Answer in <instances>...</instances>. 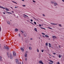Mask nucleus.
<instances>
[{"mask_svg": "<svg viewBox=\"0 0 64 64\" xmlns=\"http://www.w3.org/2000/svg\"><path fill=\"white\" fill-rule=\"evenodd\" d=\"M1 27H0V32L1 31Z\"/></svg>", "mask_w": 64, "mask_h": 64, "instance_id": "5fc2aeb1", "label": "nucleus"}, {"mask_svg": "<svg viewBox=\"0 0 64 64\" xmlns=\"http://www.w3.org/2000/svg\"><path fill=\"white\" fill-rule=\"evenodd\" d=\"M34 23L35 24H36V22H34Z\"/></svg>", "mask_w": 64, "mask_h": 64, "instance_id": "a18cd8bd", "label": "nucleus"}, {"mask_svg": "<svg viewBox=\"0 0 64 64\" xmlns=\"http://www.w3.org/2000/svg\"><path fill=\"white\" fill-rule=\"evenodd\" d=\"M48 45H49V46L50 47H51V46H51V44H50V43H48Z\"/></svg>", "mask_w": 64, "mask_h": 64, "instance_id": "f3484780", "label": "nucleus"}, {"mask_svg": "<svg viewBox=\"0 0 64 64\" xmlns=\"http://www.w3.org/2000/svg\"><path fill=\"white\" fill-rule=\"evenodd\" d=\"M58 46L60 48V46Z\"/></svg>", "mask_w": 64, "mask_h": 64, "instance_id": "774afa93", "label": "nucleus"}, {"mask_svg": "<svg viewBox=\"0 0 64 64\" xmlns=\"http://www.w3.org/2000/svg\"><path fill=\"white\" fill-rule=\"evenodd\" d=\"M43 29H44V30H46V29L44 28Z\"/></svg>", "mask_w": 64, "mask_h": 64, "instance_id": "338daca9", "label": "nucleus"}, {"mask_svg": "<svg viewBox=\"0 0 64 64\" xmlns=\"http://www.w3.org/2000/svg\"><path fill=\"white\" fill-rule=\"evenodd\" d=\"M53 54H54V55H55V54H56V53H54Z\"/></svg>", "mask_w": 64, "mask_h": 64, "instance_id": "864d4df0", "label": "nucleus"}, {"mask_svg": "<svg viewBox=\"0 0 64 64\" xmlns=\"http://www.w3.org/2000/svg\"><path fill=\"white\" fill-rule=\"evenodd\" d=\"M29 49H30V50H32V48H31V47H29Z\"/></svg>", "mask_w": 64, "mask_h": 64, "instance_id": "6ab92c4d", "label": "nucleus"}, {"mask_svg": "<svg viewBox=\"0 0 64 64\" xmlns=\"http://www.w3.org/2000/svg\"><path fill=\"white\" fill-rule=\"evenodd\" d=\"M39 26H40V27L41 26V25L40 24H39Z\"/></svg>", "mask_w": 64, "mask_h": 64, "instance_id": "3c124183", "label": "nucleus"}, {"mask_svg": "<svg viewBox=\"0 0 64 64\" xmlns=\"http://www.w3.org/2000/svg\"><path fill=\"white\" fill-rule=\"evenodd\" d=\"M50 24H52V25H57V24H55L54 23H50Z\"/></svg>", "mask_w": 64, "mask_h": 64, "instance_id": "1a4fd4ad", "label": "nucleus"}, {"mask_svg": "<svg viewBox=\"0 0 64 64\" xmlns=\"http://www.w3.org/2000/svg\"><path fill=\"white\" fill-rule=\"evenodd\" d=\"M10 59H12V58H13V56L11 54H10Z\"/></svg>", "mask_w": 64, "mask_h": 64, "instance_id": "f257e3e1", "label": "nucleus"}, {"mask_svg": "<svg viewBox=\"0 0 64 64\" xmlns=\"http://www.w3.org/2000/svg\"><path fill=\"white\" fill-rule=\"evenodd\" d=\"M14 31L15 32H17V31H18V30L17 28H16L15 29Z\"/></svg>", "mask_w": 64, "mask_h": 64, "instance_id": "0eeeda50", "label": "nucleus"}, {"mask_svg": "<svg viewBox=\"0 0 64 64\" xmlns=\"http://www.w3.org/2000/svg\"><path fill=\"white\" fill-rule=\"evenodd\" d=\"M3 14H5V13L4 12H3Z\"/></svg>", "mask_w": 64, "mask_h": 64, "instance_id": "6e6d98bb", "label": "nucleus"}, {"mask_svg": "<svg viewBox=\"0 0 64 64\" xmlns=\"http://www.w3.org/2000/svg\"><path fill=\"white\" fill-rule=\"evenodd\" d=\"M12 2H13V3H15L16 4H17V2H14V1H12Z\"/></svg>", "mask_w": 64, "mask_h": 64, "instance_id": "4468645a", "label": "nucleus"}, {"mask_svg": "<svg viewBox=\"0 0 64 64\" xmlns=\"http://www.w3.org/2000/svg\"><path fill=\"white\" fill-rule=\"evenodd\" d=\"M27 53H28V52L27 51H26L25 54H27Z\"/></svg>", "mask_w": 64, "mask_h": 64, "instance_id": "a878e982", "label": "nucleus"}, {"mask_svg": "<svg viewBox=\"0 0 64 64\" xmlns=\"http://www.w3.org/2000/svg\"><path fill=\"white\" fill-rule=\"evenodd\" d=\"M30 22V23H31V24H32V25H34V24H33V23L32 22Z\"/></svg>", "mask_w": 64, "mask_h": 64, "instance_id": "2f4dec72", "label": "nucleus"}, {"mask_svg": "<svg viewBox=\"0 0 64 64\" xmlns=\"http://www.w3.org/2000/svg\"><path fill=\"white\" fill-rule=\"evenodd\" d=\"M18 35L19 37H20V34H18Z\"/></svg>", "mask_w": 64, "mask_h": 64, "instance_id": "58836bf2", "label": "nucleus"}, {"mask_svg": "<svg viewBox=\"0 0 64 64\" xmlns=\"http://www.w3.org/2000/svg\"><path fill=\"white\" fill-rule=\"evenodd\" d=\"M54 6H57V5H58V4H57V3H56V2H54Z\"/></svg>", "mask_w": 64, "mask_h": 64, "instance_id": "6e6552de", "label": "nucleus"}, {"mask_svg": "<svg viewBox=\"0 0 64 64\" xmlns=\"http://www.w3.org/2000/svg\"><path fill=\"white\" fill-rule=\"evenodd\" d=\"M42 15L43 16H45V15H44V14H42Z\"/></svg>", "mask_w": 64, "mask_h": 64, "instance_id": "49530a36", "label": "nucleus"}, {"mask_svg": "<svg viewBox=\"0 0 64 64\" xmlns=\"http://www.w3.org/2000/svg\"><path fill=\"white\" fill-rule=\"evenodd\" d=\"M33 2H34V3H36V2H35V1L34 0H33Z\"/></svg>", "mask_w": 64, "mask_h": 64, "instance_id": "c9c22d12", "label": "nucleus"}, {"mask_svg": "<svg viewBox=\"0 0 64 64\" xmlns=\"http://www.w3.org/2000/svg\"><path fill=\"white\" fill-rule=\"evenodd\" d=\"M57 64H60V63H59V62H58L57 63Z\"/></svg>", "mask_w": 64, "mask_h": 64, "instance_id": "f704fd0d", "label": "nucleus"}, {"mask_svg": "<svg viewBox=\"0 0 64 64\" xmlns=\"http://www.w3.org/2000/svg\"><path fill=\"white\" fill-rule=\"evenodd\" d=\"M22 6H23V7H25L26 6L24 5H22Z\"/></svg>", "mask_w": 64, "mask_h": 64, "instance_id": "473e14b6", "label": "nucleus"}, {"mask_svg": "<svg viewBox=\"0 0 64 64\" xmlns=\"http://www.w3.org/2000/svg\"><path fill=\"white\" fill-rule=\"evenodd\" d=\"M21 38H22V41H23L24 40L23 38L22 37H21Z\"/></svg>", "mask_w": 64, "mask_h": 64, "instance_id": "cd10ccee", "label": "nucleus"}, {"mask_svg": "<svg viewBox=\"0 0 64 64\" xmlns=\"http://www.w3.org/2000/svg\"><path fill=\"white\" fill-rule=\"evenodd\" d=\"M59 26H60V27H62V26H61V24H59Z\"/></svg>", "mask_w": 64, "mask_h": 64, "instance_id": "bb28decb", "label": "nucleus"}, {"mask_svg": "<svg viewBox=\"0 0 64 64\" xmlns=\"http://www.w3.org/2000/svg\"><path fill=\"white\" fill-rule=\"evenodd\" d=\"M7 55L8 56V57L9 58V52H7Z\"/></svg>", "mask_w": 64, "mask_h": 64, "instance_id": "b1692460", "label": "nucleus"}, {"mask_svg": "<svg viewBox=\"0 0 64 64\" xmlns=\"http://www.w3.org/2000/svg\"><path fill=\"white\" fill-rule=\"evenodd\" d=\"M6 12V13H8V14H12L11 12Z\"/></svg>", "mask_w": 64, "mask_h": 64, "instance_id": "2eb2a0df", "label": "nucleus"}, {"mask_svg": "<svg viewBox=\"0 0 64 64\" xmlns=\"http://www.w3.org/2000/svg\"><path fill=\"white\" fill-rule=\"evenodd\" d=\"M2 7H2V6H0V8H2Z\"/></svg>", "mask_w": 64, "mask_h": 64, "instance_id": "8fccbe9b", "label": "nucleus"}, {"mask_svg": "<svg viewBox=\"0 0 64 64\" xmlns=\"http://www.w3.org/2000/svg\"><path fill=\"white\" fill-rule=\"evenodd\" d=\"M30 40H32V38H30Z\"/></svg>", "mask_w": 64, "mask_h": 64, "instance_id": "69168bd1", "label": "nucleus"}, {"mask_svg": "<svg viewBox=\"0 0 64 64\" xmlns=\"http://www.w3.org/2000/svg\"><path fill=\"white\" fill-rule=\"evenodd\" d=\"M46 46H48V43H46Z\"/></svg>", "mask_w": 64, "mask_h": 64, "instance_id": "c85d7f7f", "label": "nucleus"}, {"mask_svg": "<svg viewBox=\"0 0 64 64\" xmlns=\"http://www.w3.org/2000/svg\"><path fill=\"white\" fill-rule=\"evenodd\" d=\"M20 32H22V34L23 33H24V32L23 31H22V30H21V31H20Z\"/></svg>", "mask_w": 64, "mask_h": 64, "instance_id": "72a5a7b5", "label": "nucleus"}, {"mask_svg": "<svg viewBox=\"0 0 64 64\" xmlns=\"http://www.w3.org/2000/svg\"><path fill=\"white\" fill-rule=\"evenodd\" d=\"M7 23L8 24V25H10V22H7Z\"/></svg>", "mask_w": 64, "mask_h": 64, "instance_id": "aec40b11", "label": "nucleus"}, {"mask_svg": "<svg viewBox=\"0 0 64 64\" xmlns=\"http://www.w3.org/2000/svg\"><path fill=\"white\" fill-rule=\"evenodd\" d=\"M45 37H47V38H48V37H49V36H48L47 35H45Z\"/></svg>", "mask_w": 64, "mask_h": 64, "instance_id": "393cba45", "label": "nucleus"}, {"mask_svg": "<svg viewBox=\"0 0 64 64\" xmlns=\"http://www.w3.org/2000/svg\"><path fill=\"white\" fill-rule=\"evenodd\" d=\"M7 47H6V46H4V49H6V48Z\"/></svg>", "mask_w": 64, "mask_h": 64, "instance_id": "4be33fe9", "label": "nucleus"}, {"mask_svg": "<svg viewBox=\"0 0 64 64\" xmlns=\"http://www.w3.org/2000/svg\"><path fill=\"white\" fill-rule=\"evenodd\" d=\"M18 64H21V62H20L19 63H18Z\"/></svg>", "mask_w": 64, "mask_h": 64, "instance_id": "c03bdc74", "label": "nucleus"}, {"mask_svg": "<svg viewBox=\"0 0 64 64\" xmlns=\"http://www.w3.org/2000/svg\"><path fill=\"white\" fill-rule=\"evenodd\" d=\"M48 28H49V29H52V28L49 27H48Z\"/></svg>", "mask_w": 64, "mask_h": 64, "instance_id": "e433bc0d", "label": "nucleus"}, {"mask_svg": "<svg viewBox=\"0 0 64 64\" xmlns=\"http://www.w3.org/2000/svg\"><path fill=\"white\" fill-rule=\"evenodd\" d=\"M22 1H24V0H22Z\"/></svg>", "mask_w": 64, "mask_h": 64, "instance_id": "0e129e2a", "label": "nucleus"}, {"mask_svg": "<svg viewBox=\"0 0 64 64\" xmlns=\"http://www.w3.org/2000/svg\"><path fill=\"white\" fill-rule=\"evenodd\" d=\"M27 54H24V56L25 57H26V58L28 57L27 56Z\"/></svg>", "mask_w": 64, "mask_h": 64, "instance_id": "20e7f679", "label": "nucleus"}, {"mask_svg": "<svg viewBox=\"0 0 64 64\" xmlns=\"http://www.w3.org/2000/svg\"><path fill=\"white\" fill-rule=\"evenodd\" d=\"M24 37H26L27 36V34L26 33H25V34H24Z\"/></svg>", "mask_w": 64, "mask_h": 64, "instance_id": "ddd939ff", "label": "nucleus"}, {"mask_svg": "<svg viewBox=\"0 0 64 64\" xmlns=\"http://www.w3.org/2000/svg\"><path fill=\"white\" fill-rule=\"evenodd\" d=\"M49 61H50V62L52 63H54V62H53V61H52V60H50Z\"/></svg>", "mask_w": 64, "mask_h": 64, "instance_id": "5701e85b", "label": "nucleus"}, {"mask_svg": "<svg viewBox=\"0 0 64 64\" xmlns=\"http://www.w3.org/2000/svg\"><path fill=\"white\" fill-rule=\"evenodd\" d=\"M42 52H44V50H42Z\"/></svg>", "mask_w": 64, "mask_h": 64, "instance_id": "79ce46f5", "label": "nucleus"}, {"mask_svg": "<svg viewBox=\"0 0 64 64\" xmlns=\"http://www.w3.org/2000/svg\"><path fill=\"white\" fill-rule=\"evenodd\" d=\"M37 51L38 52H39V50H38V49H37Z\"/></svg>", "mask_w": 64, "mask_h": 64, "instance_id": "c756f323", "label": "nucleus"}, {"mask_svg": "<svg viewBox=\"0 0 64 64\" xmlns=\"http://www.w3.org/2000/svg\"><path fill=\"white\" fill-rule=\"evenodd\" d=\"M16 64H18V63H19V62H18V60H16Z\"/></svg>", "mask_w": 64, "mask_h": 64, "instance_id": "423d86ee", "label": "nucleus"}, {"mask_svg": "<svg viewBox=\"0 0 64 64\" xmlns=\"http://www.w3.org/2000/svg\"><path fill=\"white\" fill-rule=\"evenodd\" d=\"M41 28V29H44V28Z\"/></svg>", "mask_w": 64, "mask_h": 64, "instance_id": "4d7b16f0", "label": "nucleus"}, {"mask_svg": "<svg viewBox=\"0 0 64 64\" xmlns=\"http://www.w3.org/2000/svg\"><path fill=\"white\" fill-rule=\"evenodd\" d=\"M42 37H45V36H42Z\"/></svg>", "mask_w": 64, "mask_h": 64, "instance_id": "680f3d73", "label": "nucleus"}, {"mask_svg": "<svg viewBox=\"0 0 64 64\" xmlns=\"http://www.w3.org/2000/svg\"><path fill=\"white\" fill-rule=\"evenodd\" d=\"M55 2H51V3L52 4H54V3H55Z\"/></svg>", "mask_w": 64, "mask_h": 64, "instance_id": "9b49d317", "label": "nucleus"}, {"mask_svg": "<svg viewBox=\"0 0 64 64\" xmlns=\"http://www.w3.org/2000/svg\"><path fill=\"white\" fill-rule=\"evenodd\" d=\"M34 30L35 31L37 32V29L36 28H34Z\"/></svg>", "mask_w": 64, "mask_h": 64, "instance_id": "a211bd4d", "label": "nucleus"}, {"mask_svg": "<svg viewBox=\"0 0 64 64\" xmlns=\"http://www.w3.org/2000/svg\"><path fill=\"white\" fill-rule=\"evenodd\" d=\"M2 9H6V8H4V7H2Z\"/></svg>", "mask_w": 64, "mask_h": 64, "instance_id": "37998d69", "label": "nucleus"}, {"mask_svg": "<svg viewBox=\"0 0 64 64\" xmlns=\"http://www.w3.org/2000/svg\"><path fill=\"white\" fill-rule=\"evenodd\" d=\"M18 8V7H16V6H15V8Z\"/></svg>", "mask_w": 64, "mask_h": 64, "instance_id": "603ef678", "label": "nucleus"}, {"mask_svg": "<svg viewBox=\"0 0 64 64\" xmlns=\"http://www.w3.org/2000/svg\"><path fill=\"white\" fill-rule=\"evenodd\" d=\"M35 20H38L37 19H36H36Z\"/></svg>", "mask_w": 64, "mask_h": 64, "instance_id": "e2e57ef3", "label": "nucleus"}, {"mask_svg": "<svg viewBox=\"0 0 64 64\" xmlns=\"http://www.w3.org/2000/svg\"><path fill=\"white\" fill-rule=\"evenodd\" d=\"M25 60H26V61H27V58H25Z\"/></svg>", "mask_w": 64, "mask_h": 64, "instance_id": "7c9ffc66", "label": "nucleus"}, {"mask_svg": "<svg viewBox=\"0 0 64 64\" xmlns=\"http://www.w3.org/2000/svg\"><path fill=\"white\" fill-rule=\"evenodd\" d=\"M0 61H2V58L1 56H0Z\"/></svg>", "mask_w": 64, "mask_h": 64, "instance_id": "39448f33", "label": "nucleus"}, {"mask_svg": "<svg viewBox=\"0 0 64 64\" xmlns=\"http://www.w3.org/2000/svg\"><path fill=\"white\" fill-rule=\"evenodd\" d=\"M62 1H63V2H64V0H62Z\"/></svg>", "mask_w": 64, "mask_h": 64, "instance_id": "052dcab7", "label": "nucleus"}, {"mask_svg": "<svg viewBox=\"0 0 64 64\" xmlns=\"http://www.w3.org/2000/svg\"><path fill=\"white\" fill-rule=\"evenodd\" d=\"M10 8H11L12 9H13V8H12V7H10Z\"/></svg>", "mask_w": 64, "mask_h": 64, "instance_id": "bf43d9fd", "label": "nucleus"}, {"mask_svg": "<svg viewBox=\"0 0 64 64\" xmlns=\"http://www.w3.org/2000/svg\"><path fill=\"white\" fill-rule=\"evenodd\" d=\"M61 56L60 55L59 56V58H61Z\"/></svg>", "mask_w": 64, "mask_h": 64, "instance_id": "a19ab883", "label": "nucleus"}, {"mask_svg": "<svg viewBox=\"0 0 64 64\" xmlns=\"http://www.w3.org/2000/svg\"><path fill=\"white\" fill-rule=\"evenodd\" d=\"M33 19H35V20L36 19V18L34 17H33Z\"/></svg>", "mask_w": 64, "mask_h": 64, "instance_id": "09e8293b", "label": "nucleus"}, {"mask_svg": "<svg viewBox=\"0 0 64 64\" xmlns=\"http://www.w3.org/2000/svg\"><path fill=\"white\" fill-rule=\"evenodd\" d=\"M42 35H45V34H44V33H42Z\"/></svg>", "mask_w": 64, "mask_h": 64, "instance_id": "ea45409f", "label": "nucleus"}, {"mask_svg": "<svg viewBox=\"0 0 64 64\" xmlns=\"http://www.w3.org/2000/svg\"><path fill=\"white\" fill-rule=\"evenodd\" d=\"M30 21H31V22H32V21H33V20H32V19H31Z\"/></svg>", "mask_w": 64, "mask_h": 64, "instance_id": "de8ad7c7", "label": "nucleus"}, {"mask_svg": "<svg viewBox=\"0 0 64 64\" xmlns=\"http://www.w3.org/2000/svg\"><path fill=\"white\" fill-rule=\"evenodd\" d=\"M20 49L22 50V52H23V51H24V49H23V48H21Z\"/></svg>", "mask_w": 64, "mask_h": 64, "instance_id": "9d476101", "label": "nucleus"}, {"mask_svg": "<svg viewBox=\"0 0 64 64\" xmlns=\"http://www.w3.org/2000/svg\"><path fill=\"white\" fill-rule=\"evenodd\" d=\"M12 13H14V12L13 11H12Z\"/></svg>", "mask_w": 64, "mask_h": 64, "instance_id": "13d9d810", "label": "nucleus"}, {"mask_svg": "<svg viewBox=\"0 0 64 64\" xmlns=\"http://www.w3.org/2000/svg\"><path fill=\"white\" fill-rule=\"evenodd\" d=\"M52 37L53 38H56V36H52Z\"/></svg>", "mask_w": 64, "mask_h": 64, "instance_id": "f8f14e48", "label": "nucleus"}, {"mask_svg": "<svg viewBox=\"0 0 64 64\" xmlns=\"http://www.w3.org/2000/svg\"><path fill=\"white\" fill-rule=\"evenodd\" d=\"M13 55L14 56H15L16 55V53L15 52H13Z\"/></svg>", "mask_w": 64, "mask_h": 64, "instance_id": "7ed1b4c3", "label": "nucleus"}, {"mask_svg": "<svg viewBox=\"0 0 64 64\" xmlns=\"http://www.w3.org/2000/svg\"><path fill=\"white\" fill-rule=\"evenodd\" d=\"M48 63L49 64H53L52 63H51L50 62H49Z\"/></svg>", "mask_w": 64, "mask_h": 64, "instance_id": "4c0bfd02", "label": "nucleus"}, {"mask_svg": "<svg viewBox=\"0 0 64 64\" xmlns=\"http://www.w3.org/2000/svg\"><path fill=\"white\" fill-rule=\"evenodd\" d=\"M23 16L24 17V18H26V17H28V16H27L25 15V14H24L23 15Z\"/></svg>", "mask_w": 64, "mask_h": 64, "instance_id": "f03ea898", "label": "nucleus"}, {"mask_svg": "<svg viewBox=\"0 0 64 64\" xmlns=\"http://www.w3.org/2000/svg\"><path fill=\"white\" fill-rule=\"evenodd\" d=\"M6 11H9V9H7V8H6Z\"/></svg>", "mask_w": 64, "mask_h": 64, "instance_id": "412c9836", "label": "nucleus"}, {"mask_svg": "<svg viewBox=\"0 0 64 64\" xmlns=\"http://www.w3.org/2000/svg\"><path fill=\"white\" fill-rule=\"evenodd\" d=\"M9 47L8 46H7L6 48V49H7L8 50H9Z\"/></svg>", "mask_w": 64, "mask_h": 64, "instance_id": "dca6fc26", "label": "nucleus"}]
</instances>
